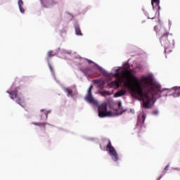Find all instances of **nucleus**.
<instances>
[{
    "mask_svg": "<svg viewBox=\"0 0 180 180\" xmlns=\"http://www.w3.org/2000/svg\"><path fill=\"white\" fill-rule=\"evenodd\" d=\"M102 96H106V95H110V93L108 91H99Z\"/></svg>",
    "mask_w": 180,
    "mask_h": 180,
    "instance_id": "obj_15",
    "label": "nucleus"
},
{
    "mask_svg": "<svg viewBox=\"0 0 180 180\" xmlns=\"http://www.w3.org/2000/svg\"><path fill=\"white\" fill-rule=\"evenodd\" d=\"M126 92L127 91L124 89L120 90L114 94V97L119 98L120 96H124V95H126Z\"/></svg>",
    "mask_w": 180,
    "mask_h": 180,
    "instance_id": "obj_8",
    "label": "nucleus"
},
{
    "mask_svg": "<svg viewBox=\"0 0 180 180\" xmlns=\"http://www.w3.org/2000/svg\"><path fill=\"white\" fill-rule=\"evenodd\" d=\"M146 120V115H139L138 116L136 127H143V124H144V121Z\"/></svg>",
    "mask_w": 180,
    "mask_h": 180,
    "instance_id": "obj_7",
    "label": "nucleus"
},
{
    "mask_svg": "<svg viewBox=\"0 0 180 180\" xmlns=\"http://www.w3.org/2000/svg\"><path fill=\"white\" fill-rule=\"evenodd\" d=\"M114 77L117 79L108 84L109 87L116 89L120 86L122 82H124V86L131 91L134 96L136 95L140 96L145 109H151V102L161 96L168 95V89H162L161 85L154 83L151 76L143 77L141 83L139 78L133 75L131 70L124 69L122 72H119L118 69L114 74Z\"/></svg>",
    "mask_w": 180,
    "mask_h": 180,
    "instance_id": "obj_1",
    "label": "nucleus"
},
{
    "mask_svg": "<svg viewBox=\"0 0 180 180\" xmlns=\"http://www.w3.org/2000/svg\"><path fill=\"white\" fill-rule=\"evenodd\" d=\"M94 84H97L98 87L100 88V89H103L104 88L105 83H103V82H101V80L94 79Z\"/></svg>",
    "mask_w": 180,
    "mask_h": 180,
    "instance_id": "obj_11",
    "label": "nucleus"
},
{
    "mask_svg": "<svg viewBox=\"0 0 180 180\" xmlns=\"http://www.w3.org/2000/svg\"><path fill=\"white\" fill-rule=\"evenodd\" d=\"M153 115H158V111H153Z\"/></svg>",
    "mask_w": 180,
    "mask_h": 180,
    "instance_id": "obj_24",
    "label": "nucleus"
},
{
    "mask_svg": "<svg viewBox=\"0 0 180 180\" xmlns=\"http://www.w3.org/2000/svg\"><path fill=\"white\" fill-rule=\"evenodd\" d=\"M151 4L153 8L158 6L160 9V0H151Z\"/></svg>",
    "mask_w": 180,
    "mask_h": 180,
    "instance_id": "obj_14",
    "label": "nucleus"
},
{
    "mask_svg": "<svg viewBox=\"0 0 180 180\" xmlns=\"http://www.w3.org/2000/svg\"><path fill=\"white\" fill-rule=\"evenodd\" d=\"M155 15H153L152 17H148V19H155Z\"/></svg>",
    "mask_w": 180,
    "mask_h": 180,
    "instance_id": "obj_22",
    "label": "nucleus"
},
{
    "mask_svg": "<svg viewBox=\"0 0 180 180\" xmlns=\"http://www.w3.org/2000/svg\"><path fill=\"white\" fill-rule=\"evenodd\" d=\"M118 108L120 109V110H122V103H118Z\"/></svg>",
    "mask_w": 180,
    "mask_h": 180,
    "instance_id": "obj_18",
    "label": "nucleus"
},
{
    "mask_svg": "<svg viewBox=\"0 0 180 180\" xmlns=\"http://www.w3.org/2000/svg\"><path fill=\"white\" fill-rule=\"evenodd\" d=\"M7 94H9L11 99H16L15 102L18 103L20 106H22V108L26 106V102H25V99H23L22 97L18 96V90L7 91Z\"/></svg>",
    "mask_w": 180,
    "mask_h": 180,
    "instance_id": "obj_3",
    "label": "nucleus"
},
{
    "mask_svg": "<svg viewBox=\"0 0 180 180\" xmlns=\"http://www.w3.org/2000/svg\"><path fill=\"white\" fill-rule=\"evenodd\" d=\"M99 117H106L112 116V112L108 111V104L103 103L98 106Z\"/></svg>",
    "mask_w": 180,
    "mask_h": 180,
    "instance_id": "obj_4",
    "label": "nucleus"
},
{
    "mask_svg": "<svg viewBox=\"0 0 180 180\" xmlns=\"http://www.w3.org/2000/svg\"><path fill=\"white\" fill-rule=\"evenodd\" d=\"M48 57H54V54H53V51H50L48 52Z\"/></svg>",
    "mask_w": 180,
    "mask_h": 180,
    "instance_id": "obj_17",
    "label": "nucleus"
},
{
    "mask_svg": "<svg viewBox=\"0 0 180 180\" xmlns=\"http://www.w3.org/2000/svg\"><path fill=\"white\" fill-rule=\"evenodd\" d=\"M45 115H46V119H47V117H48V114H47V113H45Z\"/></svg>",
    "mask_w": 180,
    "mask_h": 180,
    "instance_id": "obj_27",
    "label": "nucleus"
},
{
    "mask_svg": "<svg viewBox=\"0 0 180 180\" xmlns=\"http://www.w3.org/2000/svg\"><path fill=\"white\" fill-rule=\"evenodd\" d=\"M161 32H162V34L160 40L161 45L165 46V53H172V49L175 46L174 36L172 34L165 31V29H162Z\"/></svg>",
    "mask_w": 180,
    "mask_h": 180,
    "instance_id": "obj_2",
    "label": "nucleus"
},
{
    "mask_svg": "<svg viewBox=\"0 0 180 180\" xmlns=\"http://www.w3.org/2000/svg\"><path fill=\"white\" fill-rule=\"evenodd\" d=\"M92 89H94V86L91 85L87 91V94L84 97L85 101L93 105H98V101L94 98L92 96Z\"/></svg>",
    "mask_w": 180,
    "mask_h": 180,
    "instance_id": "obj_6",
    "label": "nucleus"
},
{
    "mask_svg": "<svg viewBox=\"0 0 180 180\" xmlns=\"http://www.w3.org/2000/svg\"><path fill=\"white\" fill-rule=\"evenodd\" d=\"M123 112H126V110H122V111L120 113V115H122V114L123 113Z\"/></svg>",
    "mask_w": 180,
    "mask_h": 180,
    "instance_id": "obj_26",
    "label": "nucleus"
},
{
    "mask_svg": "<svg viewBox=\"0 0 180 180\" xmlns=\"http://www.w3.org/2000/svg\"><path fill=\"white\" fill-rule=\"evenodd\" d=\"M86 61L89 63V64H92V63H94V61L89 60V59H86Z\"/></svg>",
    "mask_w": 180,
    "mask_h": 180,
    "instance_id": "obj_20",
    "label": "nucleus"
},
{
    "mask_svg": "<svg viewBox=\"0 0 180 180\" xmlns=\"http://www.w3.org/2000/svg\"><path fill=\"white\" fill-rule=\"evenodd\" d=\"M81 71H82L85 75H88V77L92 75V71L90 68L81 69Z\"/></svg>",
    "mask_w": 180,
    "mask_h": 180,
    "instance_id": "obj_9",
    "label": "nucleus"
},
{
    "mask_svg": "<svg viewBox=\"0 0 180 180\" xmlns=\"http://www.w3.org/2000/svg\"><path fill=\"white\" fill-rule=\"evenodd\" d=\"M75 31L77 36H82V32H81V28L79 27V25L75 24Z\"/></svg>",
    "mask_w": 180,
    "mask_h": 180,
    "instance_id": "obj_10",
    "label": "nucleus"
},
{
    "mask_svg": "<svg viewBox=\"0 0 180 180\" xmlns=\"http://www.w3.org/2000/svg\"><path fill=\"white\" fill-rule=\"evenodd\" d=\"M106 148L108 150L109 155L112 158V161H115V162L119 161V155L117 154V152H116L115 148L112 146V142L110 140H108V143Z\"/></svg>",
    "mask_w": 180,
    "mask_h": 180,
    "instance_id": "obj_5",
    "label": "nucleus"
},
{
    "mask_svg": "<svg viewBox=\"0 0 180 180\" xmlns=\"http://www.w3.org/2000/svg\"><path fill=\"white\" fill-rule=\"evenodd\" d=\"M64 91L65 92H66V94H68V96H72V98L74 95H75V94L72 92V89H71L70 88H65Z\"/></svg>",
    "mask_w": 180,
    "mask_h": 180,
    "instance_id": "obj_13",
    "label": "nucleus"
},
{
    "mask_svg": "<svg viewBox=\"0 0 180 180\" xmlns=\"http://www.w3.org/2000/svg\"><path fill=\"white\" fill-rule=\"evenodd\" d=\"M18 7L20 9V12H21V13H25V8H23V1L22 0L18 1Z\"/></svg>",
    "mask_w": 180,
    "mask_h": 180,
    "instance_id": "obj_12",
    "label": "nucleus"
},
{
    "mask_svg": "<svg viewBox=\"0 0 180 180\" xmlns=\"http://www.w3.org/2000/svg\"><path fill=\"white\" fill-rule=\"evenodd\" d=\"M154 30L156 32L157 34H158V26H155Z\"/></svg>",
    "mask_w": 180,
    "mask_h": 180,
    "instance_id": "obj_19",
    "label": "nucleus"
},
{
    "mask_svg": "<svg viewBox=\"0 0 180 180\" xmlns=\"http://www.w3.org/2000/svg\"><path fill=\"white\" fill-rule=\"evenodd\" d=\"M174 89H175L176 94H178V92H179V90L176 87H175Z\"/></svg>",
    "mask_w": 180,
    "mask_h": 180,
    "instance_id": "obj_23",
    "label": "nucleus"
},
{
    "mask_svg": "<svg viewBox=\"0 0 180 180\" xmlns=\"http://www.w3.org/2000/svg\"><path fill=\"white\" fill-rule=\"evenodd\" d=\"M34 124L35 126H46L47 124V122H34Z\"/></svg>",
    "mask_w": 180,
    "mask_h": 180,
    "instance_id": "obj_16",
    "label": "nucleus"
},
{
    "mask_svg": "<svg viewBox=\"0 0 180 180\" xmlns=\"http://www.w3.org/2000/svg\"><path fill=\"white\" fill-rule=\"evenodd\" d=\"M168 168H169V165H167L165 167V171H168Z\"/></svg>",
    "mask_w": 180,
    "mask_h": 180,
    "instance_id": "obj_21",
    "label": "nucleus"
},
{
    "mask_svg": "<svg viewBox=\"0 0 180 180\" xmlns=\"http://www.w3.org/2000/svg\"><path fill=\"white\" fill-rule=\"evenodd\" d=\"M49 68L51 71H53V67H51V65H49Z\"/></svg>",
    "mask_w": 180,
    "mask_h": 180,
    "instance_id": "obj_25",
    "label": "nucleus"
}]
</instances>
